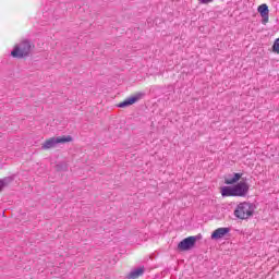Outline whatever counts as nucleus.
<instances>
[{
    "instance_id": "39448f33",
    "label": "nucleus",
    "mask_w": 279,
    "mask_h": 279,
    "mask_svg": "<svg viewBox=\"0 0 279 279\" xmlns=\"http://www.w3.org/2000/svg\"><path fill=\"white\" fill-rule=\"evenodd\" d=\"M235 197H245L250 193V185L246 182L241 181L233 186Z\"/></svg>"
},
{
    "instance_id": "423d86ee",
    "label": "nucleus",
    "mask_w": 279,
    "mask_h": 279,
    "mask_svg": "<svg viewBox=\"0 0 279 279\" xmlns=\"http://www.w3.org/2000/svg\"><path fill=\"white\" fill-rule=\"evenodd\" d=\"M145 94L137 93L129 98H126L124 101L118 104V108H129V106H134L136 101H140V99H143Z\"/></svg>"
},
{
    "instance_id": "f03ea898",
    "label": "nucleus",
    "mask_w": 279,
    "mask_h": 279,
    "mask_svg": "<svg viewBox=\"0 0 279 279\" xmlns=\"http://www.w3.org/2000/svg\"><path fill=\"white\" fill-rule=\"evenodd\" d=\"M29 53H32V43L24 40L19 46L14 47L11 56L12 58H27Z\"/></svg>"
},
{
    "instance_id": "1a4fd4ad",
    "label": "nucleus",
    "mask_w": 279,
    "mask_h": 279,
    "mask_svg": "<svg viewBox=\"0 0 279 279\" xmlns=\"http://www.w3.org/2000/svg\"><path fill=\"white\" fill-rule=\"evenodd\" d=\"M221 195H222V197H235L234 186L233 187L223 186L222 190H221Z\"/></svg>"
},
{
    "instance_id": "ddd939ff",
    "label": "nucleus",
    "mask_w": 279,
    "mask_h": 279,
    "mask_svg": "<svg viewBox=\"0 0 279 279\" xmlns=\"http://www.w3.org/2000/svg\"><path fill=\"white\" fill-rule=\"evenodd\" d=\"M272 52L279 54V38H277V39L274 41V45H272Z\"/></svg>"
},
{
    "instance_id": "7ed1b4c3",
    "label": "nucleus",
    "mask_w": 279,
    "mask_h": 279,
    "mask_svg": "<svg viewBox=\"0 0 279 279\" xmlns=\"http://www.w3.org/2000/svg\"><path fill=\"white\" fill-rule=\"evenodd\" d=\"M73 141V137L71 135L68 136H59V137H50L46 140L43 145L41 149L47 150V149H53L57 145L64 144V143H71Z\"/></svg>"
},
{
    "instance_id": "4468645a",
    "label": "nucleus",
    "mask_w": 279,
    "mask_h": 279,
    "mask_svg": "<svg viewBox=\"0 0 279 279\" xmlns=\"http://www.w3.org/2000/svg\"><path fill=\"white\" fill-rule=\"evenodd\" d=\"M202 4L213 3V0H198Z\"/></svg>"
},
{
    "instance_id": "9b49d317",
    "label": "nucleus",
    "mask_w": 279,
    "mask_h": 279,
    "mask_svg": "<svg viewBox=\"0 0 279 279\" xmlns=\"http://www.w3.org/2000/svg\"><path fill=\"white\" fill-rule=\"evenodd\" d=\"M242 173H233V178H227L225 179V184H236L242 178Z\"/></svg>"
},
{
    "instance_id": "9d476101",
    "label": "nucleus",
    "mask_w": 279,
    "mask_h": 279,
    "mask_svg": "<svg viewBox=\"0 0 279 279\" xmlns=\"http://www.w3.org/2000/svg\"><path fill=\"white\" fill-rule=\"evenodd\" d=\"M145 274V267H140L129 274V278L136 279Z\"/></svg>"
},
{
    "instance_id": "2eb2a0df",
    "label": "nucleus",
    "mask_w": 279,
    "mask_h": 279,
    "mask_svg": "<svg viewBox=\"0 0 279 279\" xmlns=\"http://www.w3.org/2000/svg\"><path fill=\"white\" fill-rule=\"evenodd\" d=\"M57 168L60 169V165H57Z\"/></svg>"
},
{
    "instance_id": "f8f14e48",
    "label": "nucleus",
    "mask_w": 279,
    "mask_h": 279,
    "mask_svg": "<svg viewBox=\"0 0 279 279\" xmlns=\"http://www.w3.org/2000/svg\"><path fill=\"white\" fill-rule=\"evenodd\" d=\"M14 180L12 177H5L3 179H0V191H3L8 184H10Z\"/></svg>"
},
{
    "instance_id": "0eeeda50",
    "label": "nucleus",
    "mask_w": 279,
    "mask_h": 279,
    "mask_svg": "<svg viewBox=\"0 0 279 279\" xmlns=\"http://www.w3.org/2000/svg\"><path fill=\"white\" fill-rule=\"evenodd\" d=\"M257 12L260 14L262 16V23L263 25H267V23H269V7L264 3V4H260L258 8H257Z\"/></svg>"
},
{
    "instance_id": "6e6552de",
    "label": "nucleus",
    "mask_w": 279,
    "mask_h": 279,
    "mask_svg": "<svg viewBox=\"0 0 279 279\" xmlns=\"http://www.w3.org/2000/svg\"><path fill=\"white\" fill-rule=\"evenodd\" d=\"M226 234H230V228L225 227V228H218L211 233V239L214 241H219V239H223Z\"/></svg>"
},
{
    "instance_id": "f257e3e1",
    "label": "nucleus",
    "mask_w": 279,
    "mask_h": 279,
    "mask_svg": "<svg viewBox=\"0 0 279 279\" xmlns=\"http://www.w3.org/2000/svg\"><path fill=\"white\" fill-rule=\"evenodd\" d=\"M233 215L236 217V219H250V217L254 215V205L247 202L240 203L236 206Z\"/></svg>"
},
{
    "instance_id": "20e7f679",
    "label": "nucleus",
    "mask_w": 279,
    "mask_h": 279,
    "mask_svg": "<svg viewBox=\"0 0 279 279\" xmlns=\"http://www.w3.org/2000/svg\"><path fill=\"white\" fill-rule=\"evenodd\" d=\"M199 239H202L201 234L185 238L178 244V250L181 252H189V250H193V247H195V243H197Z\"/></svg>"
}]
</instances>
